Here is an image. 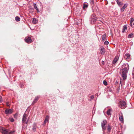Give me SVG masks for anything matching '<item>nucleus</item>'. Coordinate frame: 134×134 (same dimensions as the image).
I'll return each instance as SVG.
<instances>
[{"label": "nucleus", "instance_id": "f257e3e1", "mask_svg": "<svg viewBox=\"0 0 134 134\" xmlns=\"http://www.w3.org/2000/svg\"><path fill=\"white\" fill-rule=\"evenodd\" d=\"M97 18L96 16V15L94 14L91 15L90 18V20L91 21V24H93L95 23L96 21Z\"/></svg>", "mask_w": 134, "mask_h": 134}, {"label": "nucleus", "instance_id": "f03ea898", "mask_svg": "<svg viewBox=\"0 0 134 134\" xmlns=\"http://www.w3.org/2000/svg\"><path fill=\"white\" fill-rule=\"evenodd\" d=\"M125 102L123 101H120L119 103V107L122 109H124L126 107Z\"/></svg>", "mask_w": 134, "mask_h": 134}, {"label": "nucleus", "instance_id": "7ed1b4c3", "mask_svg": "<svg viewBox=\"0 0 134 134\" xmlns=\"http://www.w3.org/2000/svg\"><path fill=\"white\" fill-rule=\"evenodd\" d=\"M128 70L125 71L124 70V69H122L121 75L122 76L123 78V80H125L127 77V73Z\"/></svg>", "mask_w": 134, "mask_h": 134}, {"label": "nucleus", "instance_id": "20e7f679", "mask_svg": "<svg viewBox=\"0 0 134 134\" xmlns=\"http://www.w3.org/2000/svg\"><path fill=\"white\" fill-rule=\"evenodd\" d=\"M27 114L25 112L22 118V122L25 124H27L28 123V121H26L27 117Z\"/></svg>", "mask_w": 134, "mask_h": 134}, {"label": "nucleus", "instance_id": "39448f33", "mask_svg": "<svg viewBox=\"0 0 134 134\" xmlns=\"http://www.w3.org/2000/svg\"><path fill=\"white\" fill-rule=\"evenodd\" d=\"M122 68L124 71H125V70L128 71L129 69V66L127 63L124 64L122 66Z\"/></svg>", "mask_w": 134, "mask_h": 134}, {"label": "nucleus", "instance_id": "423d86ee", "mask_svg": "<svg viewBox=\"0 0 134 134\" xmlns=\"http://www.w3.org/2000/svg\"><path fill=\"white\" fill-rule=\"evenodd\" d=\"M1 131L2 134H8L9 133V130L8 129H5L3 127L1 128Z\"/></svg>", "mask_w": 134, "mask_h": 134}, {"label": "nucleus", "instance_id": "0eeeda50", "mask_svg": "<svg viewBox=\"0 0 134 134\" xmlns=\"http://www.w3.org/2000/svg\"><path fill=\"white\" fill-rule=\"evenodd\" d=\"M107 122L105 120H103L102 123V127L103 130H105L106 129V126L105 125L106 124Z\"/></svg>", "mask_w": 134, "mask_h": 134}, {"label": "nucleus", "instance_id": "6e6552de", "mask_svg": "<svg viewBox=\"0 0 134 134\" xmlns=\"http://www.w3.org/2000/svg\"><path fill=\"white\" fill-rule=\"evenodd\" d=\"M25 40V42L28 43H31L32 42V40L30 37H28L27 38L26 37Z\"/></svg>", "mask_w": 134, "mask_h": 134}, {"label": "nucleus", "instance_id": "1a4fd4ad", "mask_svg": "<svg viewBox=\"0 0 134 134\" xmlns=\"http://www.w3.org/2000/svg\"><path fill=\"white\" fill-rule=\"evenodd\" d=\"M13 112L12 109H6L5 110V113L7 114H10L12 113Z\"/></svg>", "mask_w": 134, "mask_h": 134}, {"label": "nucleus", "instance_id": "9d476101", "mask_svg": "<svg viewBox=\"0 0 134 134\" xmlns=\"http://www.w3.org/2000/svg\"><path fill=\"white\" fill-rule=\"evenodd\" d=\"M32 130L33 131L35 132L36 131V129L37 127V124L36 123H34L32 125Z\"/></svg>", "mask_w": 134, "mask_h": 134}, {"label": "nucleus", "instance_id": "9b49d317", "mask_svg": "<svg viewBox=\"0 0 134 134\" xmlns=\"http://www.w3.org/2000/svg\"><path fill=\"white\" fill-rule=\"evenodd\" d=\"M100 52L101 54H104L105 52L104 48L103 47H102L100 48Z\"/></svg>", "mask_w": 134, "mask_h": 134}, {"label": "nucleus", "instance_id": "f8f14e48", "mask_svg": "<svg viewBox=\"0 0 134 134\" xmlns=\"http://www.w3.org/2000/svg\"><path fill=\"white\" fill-rule=\"evenodd\" d=\"M119 58V57L118 56H116L114 59L113 60V64H115L118 61Z\"/></svg>", "mask_w": 134, "mask_h": 134}, {"label": "nucleus", "instance_id": "ddd939ff", "mask_svg": "<svg viewBox=\"0 0 134 134\" xmlns=\"http://www.w3.org/2000/svg\"><path fill=\"white\" fill-rule=\"evenodd\" d=\"M130 58V55L129 54H126L124 55V58L127 60H129Z\"/></svg>", "mask_w": 134, "mask_h": 134}, {"label": "nucleus", "instance_id": "4468645a", "mask_svg": "<svg viewBox=\"0 0 134 134\" xmlns=\"http://www.w3.org/2000/svg\"><path fill=\"white\" fill-rule=\"evenodd\" d=\"M119 115L120 121L121 122H123L124 121V119L123 118L122 113H121V114H119Z\"/></svg>", "mask_w": 134, "mask_h": 134}, {"label": "nucleus", "instance_id": "2eb2a0df", "mask_svg": "<svg viewBox=\"0 0 134 134\" xmlns=\"http://www.w3.org/2000/svg\"><path fill=\"white\" fill-rule=\"evenodd\" d=\"M39 98H40V97L38 96H37L36 97H35V98L34 99V101H33V102L32 103V104H35V103H36L38 99Z\"/></svg>", "mask_w": 134, "mask_h": 134}, {"label": "nucleus", "instance_id": "dca6fc26", "mask_svg": "<svg viewBox=\"0 0 134 134\" xmlns=\"http://www.w3.org/2000/svg\"><path fill=\"white\" fill-rule=\"evenodd\" d=\"M127 4H124V6L121 9V11L122 12H123L124 11L125 9L127 7Z\"/></svg>", "mask_w": 134, "mask_h": 134}, {"label": "nucleus", "instance_id": "f3484780", "mask_svg": "<svg viewBox=\"0 0 134 134\" xmlns=\"http://www.w3.org/2000/svg\"><path fill=\"white\" fill-rule=\"evenodd\" d=\"M112 110L111 109H109L107 111V113L108 115H111V112L112 111Z\"/></svg>", "mask_w": 134, "mask_h": 134}, {"label": "nucleus", "instance_id": "a211bd4d", "mask_svg": "<svg viewBox=\"0 0 134 134\" xmlns=\"http://www.w3.org/2000/svg\"><path fill=\"white\" fill-rule=\"evenodd\" d=\"M116 2L118 5L120 7H121L123 4L119 0H117Z\"/></svg>", "mask_w": 134, "mask_h": 134}, {"label": "nucleus", "instance_id": "6ab92c4d", "mask_svg": "<svg viewBox=\"0 0 134 134\" xmlns=\"http://www.w3.org/2000/svg\"><path fill=\"white\" fill-rule=\"evenodd\" d=\"M33 5L35 9L37 10V12H39L40 10L37 8L36 4L35 3H34Z\"/></svg>", "mask_w": 134, "mask_h": 134}, {"label": "nucleus", "instance_id": "aec40b11", "mask_svg": "<svg viewBox=\"0 0 134 134\" xmlns=\"http://www.w3.org/2000/svg\"><path fill=\"white\" fill-rule=\"evenodd\" d=\"M106 35L104 34L102 36V38L103 41H104L106 40Z\"/></svg>", "mask_w": 134, "mask_h": 134}, {"label": "nucleus", "instance_id": "412c9836", "mask_svg": "<svg viewBox=\"0 0 134 134\" xmlns=\"http://www.w3.org/2000/svg\"><path fill=\"white\" fill-rule=\"evenodd\" d=\"M127 26L126 25H125L124 26H123V30H122V32H124L125 31V30L127 29Z\"/></svg>", "mask_w": 134, "mask_h": 134}, {"label": "nucleus", "instance_id": "4be33fe9", "mask_svg": "<svg viewBox=\"0 0 134 134\" xmlns=\"http://www.w3.org/2000/svg\"><path fill=\"white\" fill-rule=\"evenodd\" d=\"M111 129V127L110 125L109 124L107 126V130L108 131L110 132Z\"/></svg>", "mask_w": 134, "mask_h": 134}, {"label": "nucleus", "instance_id": "5701e85b", "mask_svg": "<svg viewBox=\"0 0 134 134\" xmlns=\"http://www.w3.org/2000/svg\"><path fill=\"white\" fill-rule=\"evenodd\" d=\"M15 20L16 21H19L20 20V18L19 17H18V16H16L15 17Z\"/></svg>", "mask_w": 134, "mask_h": 134}, {"label": "nucleus", "instance_id": "b1692460", "mask_svg": "<svg viewBox=\"0 0 134 134\" xmlns=\"http://www.w3.org/2000/svg\"><path fill=\"white\" fill-rule=\"evenodd\" d=\"M48 119H49V116H46V117L45 119L44 120V123H46V122H47L48 121Z\"/></svg>", "mask_w": 134, "mask_h": 134}, {"label": "nucleus", "instance_id": "393cba45", "mask_svg": "<svg viewBox=\"0 0 134 134\" xmlns=\"http://www.w3.org/2000/svg\"><path fill=\"white\" fill-rule=\"evenodd\" d=\"M36 19L35 18H33L32 22L34 24H35L36 23Z\"/></svg>", "mask_w": 134, "mask_h": 134}, {"label": "nucleus", "instance_id": "a878e982", "mask_svg": "<svg viewBox=\"0 0 134 134\" xmlns=\"http://www.w3.org/2000/svg\"><path fill=\"white\" fill-rule=\"evenodd\" d=\"M88 7V4H83V9H85V8H87Z\"/></svg>", "mask_w": 134, "mask_h": 134}, {"label": "nucleus", "instance_id": "bb28decb", "mask_svg": "<svg viewBox=\"0 0 134 134\" xmlns=\"http://www.w3.org/2000/svg\"><path fill=\"white\" fill-rule=\"evenodd\" d=\"M133 37V35L132 34H129L128 36V38H130L132 37Z\"/></svg>", "mask_w": 134, "mask_h": 134}, {"label": "nucleus", "instance_id": "cd10ccee", "mask_svg": "<svg viewBox=\"0 0 134 134\" xmlns=\"http://www.w3.org/2000/svg\"><path fill=\"white\" fill-rule=\"evenodd\" d=\"M134 21V19L133 18H131V19L130 23V26H132V23Z\"/></svg>", "mask_w": 134, "mask_h": 134}, {"label": "nucleus", "instance_id": "c85d7f7f", "mask_svg": "<svg viewBox=\"0 0 134 134\" xmlns=\"http://www.w3.org/2000/svg\"><path fill=\"white\" fill-rule=\"evenodd\" d=\"M103 84L105 85H107V81L105 80H104L103 81Z\"/></svg>", "mask_w": 134, "mask_h": 134}, {"label": "nucleus", "instance_id": "c756f323", "mask_svg": "<svg viewBox=\"0 0 134 134\" xmlns=\"http://www.w3.org/2000/svg\"><path fill=\"white\" fill-rule=\"evenodd\" d=\"M10 121L12 122H13L14 121V119L13 118H10L9 119Z\"/></svg>", "mask_w": 134, "mask_h": 134}, {"label": "nucleus", "instance_id": "7c9ffc66", "mask_svg": "<svg viewBox=\"0 0 134 134\" xmlns=\"http://www.w3.org/2000/svg\"><path fill=\"white\" fill-rule=\"evenodd\" d=\"M109 43V42L107 41H105L104 43V44L106 45L108 44Z\"/></svg>", "mask_w": 134, "mask_h": 134}, {"label": "nucleus", "instance_id": "2f4dec72", "mask_svg": "<svg viewBox=\"0 0 134 134\" xmlns=\"http://www.w3.org/2000/svg\"><path fill=\"white\" fill-rule=\"evenodd\" d=\"M14 132V131H12L10 132H9L8 133V134H13Z\"/></svg>", "mask_w": 134, "mask_h": 134}, {"label": "nucleus", "instance_id": "473e14b6", "mask_svg": "<svg viewBox=\"0 0 134 134\" xmlns=\"http://www.w3.org/2000/svg\"><path fill=\"white\" fill-rule=\"evenodd\" d=\"M2 101V98L1 96H0V103H1Z\"/></svg>", "mask_w": 134, "mask_h": 134}, {"label": "nucleus", "instance_id": "72a5a7b5", "mask_svg": "<svg viewBox=\"0 0 134 134\" xmlns=\"http://www.w3.org/2000/svg\"><path fill=\"white\" fill-rule=\"evenodd\" d=\"M133 70L132 75L133 76V78H134V68H133Z\"/></svg>", "mask_w": 134, "mask_h": 134}, {"label": "nucleus", "instance_id": "f704fd0d", "mask_svg": "<svg viewBox=\"0 0 134 134\" xmlns=\"http://www.w3.org/2000/svg\"><path fill=\"white\" fill-rule=\"evenodd\" d=\"M91 99H93L94 98V96L93 95H92L90 96Z\"/></svg>", "mask_w": 134, "mask_h": 134}, {"label": "nucleus", "instance_id": "c9c22d12", "mask_svg": "<svg viewBox=\"0 0 134 134\" xmlns=\"http://www.w3.org/2000/svg\"><path fill=\"white\" fill-rule=\"evenodd\" d=\"M17 117V114H15L14 115V117L15 118H16Z\"/></svg>", "mask_w": 134, "mask_h": 134}, {"label": "nucleus", "instance_id": "e433bc0d", "mask_svg": "<svg viewBox=\"0 0 134 134\" xmlns=\"http://www.w3.org/2000/svg\"><path fill=\"white\" fill-rule=\"evenodd\" d=\"M132 27H134V23H132V26H130Z\"/></svg>", "mask_w": 134, "mask_h": 134}, {"label": "nucleus", "instance_id": "4c0bfd02", "mask_svg": "<svg viewBox=\"0 0 134 134\" xmlns=\"http://www.w3.org/2000/svg\"><path fill=\"white\" fill-rule=\"evenodd\" d=\"M6 104L8 106H9V103L8 102H7Z\"/></svg>", "mask_w": 134, "mask_h": 134}, {"label": "nucleus", "instance_id": "58836bf2", "mask_svg": "<svg viewBox=\"0 0 134 134\" xmlns=\"http://www.w3.org/2000/svg\"><path fill=\"white\" fill-rule=\"evenodd\" d=\"M102 64L104 65V61H102Z\"/></svg>", "mask_w": 134, "mask_h": 134}, {"label": "nucleus", "instance_id": "ea45409f", "mask_svg": "<svg viewBox=\"0 0 134 134\" xmlns=\"http://www.w3.org/2000/svg\"><path fill=\"white\" fill-rule=\"evenodd\" d=\"M46 123H44H44L43 124V125H45Z\"/></svg>", "mask_w": 134, "mask_h": 134}]
</instances>
